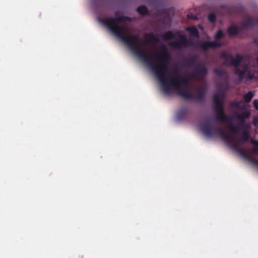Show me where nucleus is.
Segmentation results:
<instances>
[{
  "instance_id": "obj_1",
  "label": "nucleus",
  "mask_w": 258,
  "mask_h": 258,
  "mask_svg": "<svg viewBox=\"0 0 258 258\" xmlns=\"http://www.w3.org/2000/svg\"><path fill=\"white\" fill-rule=\"evenodd\" d=\"M130 20L124 16L98 18V21L120 39L151 71L164 93L175 91L186 99H201L205 94V88L193 87L190 83L206 75L207 70L205 65L198 64L191 73L170 66V56L165 46L160 49L151 48V45L159 42V38L153 34H148L142 40L138 35L132 34L128 24Z\"/></svg>"
},
{
  "instance_id": "obj_2",
  "label": "nucleus",
  "mask_w": 258,
  "mask_h": 258,
  "mask_svg": "<svg viewBox=\"0 0 258 258\" xmlns=\"http://www.w3.org/2000/svg\"><path fill=\"white\" fill-rule=\"evenodd\" d=\"M224 92L219 90L214 97L215 111L217 120L224 126V130L213 124L210 120L201 123L200 130L208 138L219 137L231 148L238 151L247 160L258 167V141L251 140L253 145L251 150L240 149L249 138L250 123H245V119L249 117L248 111L241 113H235L231 117H227L224 113L223 100Z\"/></svg>"
},
{
  "instance_id": "obj_3",
  "label": "nucleus",
  "mask_w": 258,
  "mask_h": 258,
  "mask_svg": "<svg viewBox=\"0 0 258 258\" xmlns=\"http://www.w3.org/2000/svg\"><path fill=\"white\" fill-rule=\"evenodd\" d=\"M186 30L189 33V41L181 32L173 33L172 31H168L163 34L162 38L165 40L177 39V40L171 42L169 44L171 47L177 49L191 46L196 49L206 51L211 48H218L223 44L219 42V39L223 36V32L221 30L217 32L215 41H203L198 40V31L196 26L189 27Z\"/></svg>"
},
{
  "instance_id": "obj_4",
  "label": "nucleus",
  "mask_w": 258,
  "mask_h": 258,
  "mask_svg": "<svg viewBox=\"0 0 258 258\" xmlns=\"http://www.w3.org/2000/svg\"><path fill=\"white\" fill-rule=\"evenodd\" d=\"M225 63L226 65H231L235 67V73L240 80L245 79L249 80L254 78V72L250 70L247 65L249 63L248 58L242 57L239 55L236 57L227 55Z\"/></svg>"
},
{
  "instance_id": "obj_5",
  "label": "nucleus",
  "mask_w": 258,
  "mask_h": 258,
  "mask_svg": "<svg viewBox=\"0 0 258 258\" xmlns=\"http://www.w3.org/2000/svg\"><path fill=\"white\" fill-rule=\"evenodd\" d=\"M254 25V20L252 18L248 17L243 21L240 27H237L235 26L230 27L228 29V32L230 35H235L240 32L241 30L252 27Z\"/></svg>"
},
{
  "instance_id": "obj_6",
  "label": "nucleus",
  "mask_w": 258,
  "mask_h": 258,
  "mask_svg": "<svg viewBox=\"0 0 258 258\" xmlns=\"http://www.w3.org/2000/svg\"><path fill=\"white\" fill-rule=\"evenodd\" d=\"M253 96L254 92L252 91H249L248 92H247L244 96L245 101L247 102H249L251 100Z\"/></svg>"
},
{
  "instance_id": "obj_7",
  "label": "nucleus",
  "mask_w": 258,
  "mask_h": 258,
  "mask_svg": "<svg viewBox=\"0 0 258 258\" xmlns=\"http://www.w3.org/2000/svg\"><path fill=\"white\" fill-rule=\"evenodd\" d=\"M138 12L141 15H145L146 14L147 12V9L145 6H140L138 8Z\"/></svg>"
},
{
  "instance_id": "obj_8",
  "label": "nucleus",
  "mask_w": 258,
  "mask_h": 258,
  "mask_svg": "<svg viewBox=\"0 0 258 258\" xmlns=\"http://www.w3.org/2000/svg\"><path fill=\"white\" fill-rule=\"evenodd\" d=\"M232 106L237 108H241L243 106H245V104L242 101L235 102L233 103Z\"/></svg>"
},
{
  "instance_id": "obj_9",
  "label": "nucleus",
  "mask_w": 258,
  "mask_h": 258,
  "mask_svg": "<svg viewBox=\"0 0 258 258\" xmlns=\"http://www.w3.org/2000/svg\"><path fill=\"white\" fill-rule=\"evenodd\" d=\"M187 18L192 20H197L199 19V15H194L191 13H188L187 14Z\"/></svg>"
},
{
  "instance_id": "obj_10",
  "label": "nucleus",
  "mask_w": 258,
  "mask_h": 258,
  "mask_svg": "<svg viewBox=\"0 0 258 258\" xmlns=\"http://www.w3.org/2000/svg\"><path fill=\"white\" fill-rule=\"evenodd\" d=\"M208 19L210 22H214L216 20V16L214 14L211 13L209 15Z\"/></svg>"
},
{
  "instance_id": "obj_11",
  "label": "nucleus",
  "mask_w": 258,
  "mask_h": 258,
  "mask_svg": "<svg viewBox=\"0 0 258 258\" xmlns=\"http://www.w3.org/2000/svg\"><path fill=\"white\" fill-rule=\"evenodd\" d=\"M253 104L255 109L258 110V99H254L253 102Z\"/></svg>"
},
{
  "instance_id": "obj_12",
  "label": "nucleus",
  "mask_w": 258,
  "mask_h": 258,
  "mask_svg": "<svg viewBox=\"0 0 258 258\" xmlns=\"http://www.w3.org/2000/svg\"><path fill=\"white\" fill-rule=\"evenodd\" d=\"M253 123L255 126H258V116L254 118Z\"/></svg>"
},
{
  "instance_id": "obj_13",
  "label": "nucleus",
  "mask_w": 258,
  "mask_h": 258,
  "mask_svg": "<svg viewBox=\"0 0 258 258\" xmlns=\"http://www.w3.org/2000/svg\"><path fill=\"white\" fill-rule=\"evenodd\" d=\"M254 42L258 45V41L257 40H255Z\"/></svg>"
},
{
  "instance_id": "obj_14",
  "label": "nucleus",
  "mask_w": 258,
  "mask_h": 258,
  "mask_svg": "<svg viewBox=\"0 0 258 258\" xmlns=\"http://www.w3.org/2000/svg\"><path fill=\"white\" fill-rule=\"evenodd\" d=\"M256 61H257V63H258V57H257V59H256Z\"/></svg>"
}]
</instances>
